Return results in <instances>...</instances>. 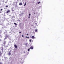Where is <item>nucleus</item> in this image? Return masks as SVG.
<instances>
[{
    "mask_svg": "<svg viewBox=\"0 0 64 64\" xmlns=\"http://www.w3.org/2000/svg\"><path fill=\"white\" fill-rule=\"evenodd\" d=\"M14 46L15 48H17V46L16 44H15L14 45Z\"/></svg>",
    "mask_w": 64,
    "mask_h": 64,
    "instance_id": "obj_1",
    "label": "nucleus"
},
{
    "mask_svg": "<svg viewBox=\"0 0 64 64\" xmlns=\"http://www.w3.org/2000/svg\"><path fill=\"white\" fill-rule=\"evenodd\" d=\"M30 49H33V47H32V46H31L30 47Z\"/></svg>",
    "mask_w": 64,
    "mask_h": 64,
    "instance_id": "obj_2",
    "label": "nucleus"
},
{
    "mask_svg": "<svg viewBox=\"0 0 64 64\" xmlns=\"http://www.w3.org/2000/svg\"><path fill=\"white\" fill-rule=\"evenodd\" d=\"M6 42L5 41H4V42L3 43V44H4V45H5L6 44Z\"/></svg>",
    "mask_w": 64,
    "mask_h": 64,
    "instance_id": "obj_3",
    "label": "nucleus"
},
{
    "mask_svg": "<svg viewBox=\"0 0 64 64\" xmlns=\"http://www.w3.org/2000/svg\"><path fill=\"white\" fill-rule=\"evenodd\" d=\"M10 11L9 10H8L7 12H6V13H9Z\"/></svg>",
    "mask_w": 64,
    "mask_h": 64,
    "instance_id": "obj_4",
    "label": "nucleus"
},
{
    "mask_svg": "<svg viewBox=\"0 0 64 64\" xmlns=\"http://www.w3.org/2000/svg\"><path fill=\"white\" fill-rule=\"evenodd\" d=\"M34 36H33L32 37V39H34Z\"/></svg>",
    "mask_w": 64,
    "mask_h": 64,
    "instance_id": "obj_5",
    "label": "nucleus"
},
{
    "mask_svg": "<svg viewBox=\"0 0 64 64\" xmlns=\"http://www.w3.org/2000/svg\"><path fill=\"white\" fill-rule=\"evenodd\" d=\"M26 2H25V4H24V6H26Z\"/></svg>",
    "mask_w": 64,
    "mask_h": 64,
    "instance_id": "obj_6",
    "label": "nucleus"
},
{
    "mask_svg": "<svg viewBox=\"0 0 64 64\" xmlns=\"http://www.w3.org/2000/svg\"><path fill=\"white\" fill-rule=\"evenodd\" d=\"M19 5H22V3H20Z\"/></svg>",
    "mask_w": 64,
    "mask_h": 64,
    "instance_id": "obj_7",
    "label": "nucleus"
},
{
    "mask_svg": "<svg viewBox=\"0 0 64 64\" xmlns=\"http://www.w3.org/2000/svg\"><path fill=\"white\" fill-rule=\"evenodd\" d=\"M5 39H7V37H6L4 38V40H5Z\"/></svg>",
    "mask_w": 64,
    "mask_h": 64,
    "instance_id": "obj_8",
    "label": "nucleus"
},
{
    "mask_svg": "<svg viewBox=\"0 0 64 64\" xmlns=\"http://www.w3.org/2000/svg\"><path fill=\"white\" fill-rule=\"evenodd\" d=\"M38 30H35V32H37V31H38Z\"/></svg>",
    "mask_w": 64,
    "mask_h": 64,
    "instance_id": "obj_9",
    "label": "nucleus"
},
{
    "mask_svg": "<svg viewBox=\"0 0 64 64\" xmlns=\"http://www.w3.org/2000/svg\"><path fill=\"white\" fill-rule=\"evenodd\" d=\"M24 44L26 46L27 45V43H25Z\"/></svg>",
    "mask_w": 64,
    "mask_h": 64,
    "instance_id": "obj_10",
    "label": "nucleus"
},
{
    "mask_svg": "<svg viewBox=\"0 0 64 64\" xmlns=\"http://www.w3.org/2000/svg\"><path fill=\"white\" fill-rule=\"evenodd\" d=\"M11 54V53L10 52H9L8 53V55H10Z\"/></svg>",
    "mask_w": 64,
    "mask_h": 64,
    "instance_id": "obj_11",
    "label": "nucleus"
},
{
    "mask_svg": "<svg viewBox=\"0 0 64 64\" xmlns=\"http://www.w3.org/2000/svg\"><path fill=\"white\" fill-rule=\"evenodd\" d=\"M28 51H30V48H29L28 49Z\"/></svg>",
    "mask_w": 64,
    "mask_h": 64,
    "instance_id": "obj_12",
    "label": "nucleus"
},
{
    "mask_svg": "<svg viewBox=\"0 0 64 64\" xmlns=\"http://www.w3.org/2000/svg\"><path fill=\"white\" fill-rule=\"evenodd\" d=\"M14 25H17V24H16V23H14Z\"/></svg>",
    "mask_w": 64,
    "mask_h": 64,
    "instance_id": "obj_13",
    "label": "nucleus"
},
{
    "mask_svg": "<svg viewBox=\"0 0 64 64\" xmlns=\"http://www.w3.org/2000/svg\"><path fill=\"white\" fill-rule=\"evenodd\" d=\"M35 24V25L36 24V26H37V23Z\"/></svg>",
    "mask_w": 64,
    "mask_h": 64,
    "instance_id": "obj_14",
    "label": "nucleus"
},
{
    "mask_svg": "<svg viewBox=\"0 0 64 64\" xmlns=\"http://www.w3.org/2000/svg\"><path fill=\"white\" fill-rule=\"evenodd\" d=\"M40 2H38V4H40Z\"/></svg>",
    "mask_w": 64,
    "mask_h": 64,
    "instance_id": "obj_15",
    "label": "nucleus"
},
{
    "mask_svg": "<svg viewBox=\"0 0 64 64\" xmlns=\"http://www.w3.org/2000/svg\"><path fill=\"white\" fill-rule=\"evenodd\" d=\"M2 55V54L1 53L0 54V56H1Z\"/></svg>",
    "mask_w": 64,
    "mask_h": 64,
    "instance_id": "obj_16",
    "label": "nucleus"
},
{
    "mask_svg": "<svg viewBox=\"0 0 64 64\" xmlns=\"http://www.w3.org/2000/svg\"><path fill=\"white\" fill-rule=\"evenodd\" d=\"M2 10H3V9H2V8L0 10V11H2Z\"/></svg>",
    "mask_w": 64,
    "mask_h": 64,
    "instance_id": "obj_17",
    "label": "nucleus"
},
{
    "mask_svg": "<svg viewBox=\"0 0 64 64\" xmlns=\"http://www.w3.org/2000/svg\"><path fill=\"white\" fill-rule=\"evenodd\" d=\"M22 37H24V36H23V35H22Z\"/></svg>",
    "mask_w": 64,
    "mask_h": 64,
    "instance_id": "obj_18",
    "label": "nucleus"
},
{
    "mask_svg": "<svg viewBox=\"0 0 64 64\" xmlns=\"http://www.w3.org/2000/svg\"><path fill=\"white\" fill-rule=\"evenodd\" d=\"M6 7H8V6H6Z\"/></svg>",
    "mask_w": 64,
    "mask_h": 64,
    "instance_id": "obj_19",
    "label": "nucleus"
},
{
    "mask_svg": "<svg viewBox=\"0 0 64 64\" xmlns=\"http://www.w3.org/2000/svg\"><path fill=\"white\" fill-rule=\"evenodd\" d=\"M0 64H2V62H0Z\"/></svg>",
    "mask_w": 64,
    "mask_h": 64,
    "instance_id": "obj_20",
    "label": "nucleus"
},
{
    "mask_svg": "<svg viewBox=\"0 0 64 64\" xmlns=\"http://www.w3.org/2000/svg\"><path fill=\"white\" fill-rule=\"evenodd\" d=\"M30 15H31V14H29V16H30Z\"/></svg>",
    "mask_w": 64,
    "mask_h": 64,
    "instance_id": "obj_21",
    "label": "nucleus"
},
{
    "mask_svg": "<svg viewBox=\"0 0 64 64\" xmlns=\"http://www.w3.org/2000/svg\"><path fill=\"white\" fill-rule=\"evenodd\" d=\"M30 16H28V18H30Z\"/></svg>",
    "mask_w": 64,
    "mask_h": 64,
    "instance_id": "obj_22",
    "label": "nucleus"
},
{
    "mask_svg": "<svg viewBox=\"0 0 64 64\" xmlns=\"http://www.w3.org/2000/svg\"><path fill=\"white\" fill-rule=\"evenodd\" d=\"M19 33H21V32H19Z\"/></svg>",
    "mask_w": 64,
    "mask_h": 64,
    "instance_id": "obj_23",
    "label": "nucleus"
},
{
    "mask_svg": "<svg viewBox=\"0 0 64 64\" xmlns=\"http://www.w3.org/2000/svg\"><path fill=\"white\" fill-rule=\"evenodd\" d=\"M26 35H28V34H26Z\"/></svg>",
    "mask_w": 64,
    "mask_h": 64,
    "instance_id": "obj_24",
    "label": "nucleus"
},
{
    "mask_svg": "<svg viewBox=\"0 0 64 64\" xmlns=\"http://www.w3.org/2000/svg\"><path fill=\"white\" fill-rule=\"evenodd\" d=\"M31 40H30V42H31Z\"/></svg>",
    "mask_w": 64,
    "mask_h": 64,
    "instance_id": "obj_25",
    "label": "nucleus"
},
{
    "mask_svg": "<svg viewBox=\"0 0 64 64\" xmlns=\"http://www.w3.org/2000/svg\"><path fill=\"white\" fill-rule=\"evenodd\" d=\"M26 52H24V53H25Z\"/></svg>",
    "mask_w": 64,
    "mask_h": 64,
    "instance_id": "obj_26",
    "label": "nucleus"
},
{
    "mask_svg": "<svg viewBox=\"0 0 64 64\" xmlns=\"http://www.w3.org/2000/svg\"><path fill=\"white\" fill-rule=\"evenodd\" d=\"M26 38H27V36H26Z\"/></svg>",
    "mask_w": 64,
    "mask_h": 64,
    "instance_id": "obj_27",
    "label": "nucleus"
},
{
    "mask_svg": "<svg viewBox=\"0 0 64 64\" xmlns=\"http://www.w3.org/2000/svg\"><path fill=\"white\" fill-rule=\"evenodd\" d=\"M27 38H29V37H27Z\"/></svg>",
    "mask_w": 64,
    "mask_h": 64,
    "instance_id": "obj_28",
    "label": "nucleus"
},
{
    "mask_svg": "<svg viewBox=\"0 0 64 64\" xmlns=\"http://www.w3.org/2000/svg\"><path fill=\"white\" fill-rule=\"evenodd\" d=\"M31 25V26H33V25Z\"/></svg>",
    "mask_w": 64,
    "mask_h": 64,
    "instance_id": "obj_29",
    "label": "nucleus"
},
{
    "mask_svg": "<svg viewBox=\"0 0 64 64\" xmlns=\"http://www.w3.org/2000/svg\"><path fill=\"white\" fill-rule=\"evenodd\" d=\"M34 14H35V13H34Z\"/></svg>",
    "mask_w": 64,
    "mask_h": 64,
    "instance_id": "obj_30",
    "label": "nucleus"
}]
</instances>
